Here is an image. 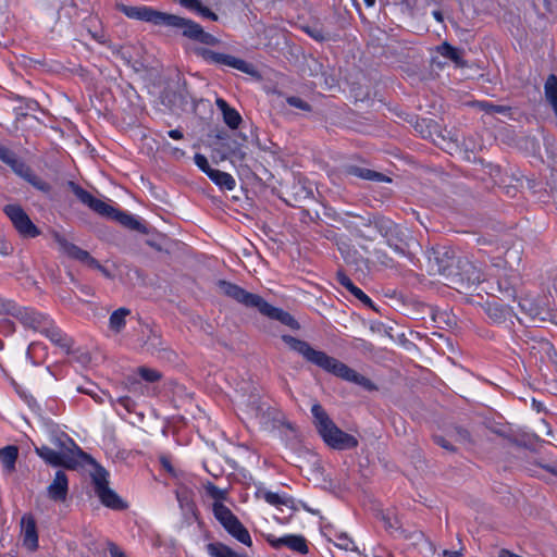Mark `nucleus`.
Listing matches in <instances>:
<instances>
[{
    "label": "nucleus",
    "instance_id": "nucleus-1",
    "mask_svg": "<svg viewBox=\"0 0 557 557\" xmlns=\"http://www.w3.org/2000/svg\"><path fill=\"white\" fill-rule=\"evenodd\" d=\"M119 8L120 11L129 18L149 22L154 25H164L173 28H180L182 29V34L185 37L208 46H214L219 44V39L216 37L206 33L199 24L191 20H187L174 14L163 13L146 5L132 7L122 4Z\"/></svg>",
    "mask_w": 557,
    "mask_h": 557
},
{
    "label": "nucleus",
    "instance_id": "nucleus-2",
    "mask_svg": "<svg viewBox=\"0 0 557 557\" xmlns=\"http://www.w3.org/2000/svg\"><path fill=\"white\" fill-rule=\"evenodd\" d=\"M283 341L295 351L301 355L307 361L315 364L322 370L341 377L347 382L355 383L366 389H373V383L366 376L359 374L334 357L326 355L321 350L312 348L307 342L297 339L289 335H284Z\"/></svg>",
    "mask_w": 557,
    "mask_h": 557
},
{
    "label": "nucleus",
    "instance_id": "nucleus-3",
    "mask_svg": "<svg viewBox=\"0 0 557 557\" xmlns=\"http://www.w3.org/2000/svg\"><path fill=\"white\" fill-rule=\"evenodd\" d=\"M208 494L213 498L212 512L223 529L236 541L245 546L252 545L251 536L239 519L224 505L227 492L213 484L207 486Z\"/></svg>",
    "mask_w": 557,
    "mask_h": 557
},
{
    "label": "nucleus",
    "instance_id": "nucleus-4",
    "mask_svg": "<svg viewBox=\"0 0 557 557\" xmlns=\"http://www.w3.org/2000/svg\"><path fill=\"white\" fill-rule=\"evenodd\" d=\"M311 412L319 434L329 446L336 449H349L357 446L358 441L352 435L339 430L319 404L311 407Z\"/></svg>",
    "mask_w": 557,
    "mask_h": 557
},
{
    "label": "nucleus",
    "instance_id": "nucleus-5",
    "mask_svg": "<svg viewBox=\"0 0 557 557\" xmlns=\"http://www.w3.org/2000/svg\"><path fill=\"white\" fill-rule=\"evenodd\" d=\"M2 311L16 318L26 327L33 329L40 333L46 327V325L49 324L50 321L47 315L36 312L30 308L18 307L16 304L10 300L3 301Z\"/></svg>",
    "mask_w": 557,
    "mask_h": 557
},
{
    "label": "nucleus",
    "instance_id": "nucleus-6",
    "mask_svg": "<svg viewBox=\"0 0 557 557\" xmlns=\"http://www.w3.org/2000/svg\"><path fill=\"white\" fill-rule=\"evenodd\" d=\"M95 492L101 503L112 509L124 508L123 500L117 494L108 486V472L103 468H98L92 473Z\"/></svg>",
    "mask_w": 557,
    "mask_h": 557
},
{
    "label": "nucleus",
    "instance_id": "nucleus-7",
    "mask_svg": "<svg viewBox=\"0 0 557 557\" xmlns=\"http://www.w3.org/2000/svg\"><path fill=\"white\" fill-rule=\"evenodd\" d=\"M4 213L11 220L15 230L22 237L34 238L40 234L38 227L32 222L26 212L18 205H7Z\"/></svg>",
    "mask_w": 557,
    "mask_h": 557
},
{
    "label": "nucleus",
    "instance_id": "nucleus-8",
    "mask_svg": "<svg viewBox=\"0 0 557 557\" xmlns=\"http://www.w3.org/2000/svg\"><path fill=\"white\" fill-rule=\"evenodd\" d=\"M199 53L209 63L225 65V66L238 70L245 74L251 75V76L257 75L256 67L251 63H248L243 59H239V58H236V57H233L230 54H225V53L214 52L209 49H201L199 51Z\"/></svg>",
    "mask_w": 557,
    "mask_h": 557
},
{
    "label": "nucleus",
    "instance_id": "nucleus-9",
    "mask_svg": "<svg viewBox=\"0 0 557 557\" xmlns=\"http://www.w3.org/2000/svg\"><path fill=\"white\" fill-rule=\"evenodd\" d=\"M199 53L209 63L225 65V66L238 70L245 74L251 75V76L257 75L256 67L251 63H248L243 59H239V58H236V57H233L230 54H225V53L214 52L209 49H201L199 51Z\"/></svg>",
    "mask_w": 557,
    "mask_h": 557
},
{
    "label": "nucleus",
    "instance_id": "nucleus-10",
    "mask_svg": "<svg viewBox=\"0 0 557 557\" xmlns=\"http://www.w3.org/2000/svg\"><path fill=\"white\" fill-rule=\"evenodd\" d=\"M219 287L224 295L235 299L236 301L243 304L246 307L257 308L258 310H260L264 301V299H262L260 296L251 294L230 282L221 281L219 283Z\"/></svg>",
    "mask_w": 557,
    "mask_h": 557
},
{
    "label": "nucleus",
    "instance_id": "nucleus-11",
    "mask_svg": "<svg viewBox=\"0 0 557 557\" xmlns=\"http://www.w3.org/2000/svg\"><path fill=\"white\" fill-rule=\"evenodd\" d=\"M235 401L238 407L252 416H258L262 410L260 395L255 386L240 387L236 391Z\"/></svg>",
    "mask_w": 557,
    "mask_h": 557
},
{
    "label": "nucleus",
    "instance_id": "nucleus-12",
    "mask_svg": "<svg viewBox=\"0 0 557 557\" xmlns=\"http://www.w3.org/2000/svg\"><path fill=\"white\" fill-rule=\"evenodd\" d=\"M53 239L59 250L70 258L76 259L86 265H97V260L92 258L86 250L81 249L76 245L70 243L59 233H53Z\"/></svg>",
    "mask_w": 557,
    "mask_h": 557
},
{
    "label": "nucleus",
    "instance_id": "nucleus-13",
    "mask_svg": "<svg viewBox=\"0 0 557 557\" xmlns=\"http://www.w3.org/2000/svg\"><path fill=\"white\" fill-rule=\"evenodd\" d=\"M37 455L47 463L59 467L74 468L77 460L65 451H57L48 446L36 447Z\"/></svg>",
    "mask_w": 557,
    "mask_h": 557
},
{
    "label": "nucleus",
    "instance_id": "nucleus-14",
    "mask_svg": "<svg viewBox=\"0 0 557 557\" xmlns=\"http://www.w3.org/2000/svg\"><path fill=\"white\" fill-rule=\"evenodd\" d=\"M268 542L275 549L286 547L299 554H306L308 552L307 542L301 535L286 534L280 537L269 536Z\"/></svg>",
    "mask_w": 557,
    "mask_h": 557
},
{
    "label": "nucleus",
    "instance_id": "nucleus-15",
    "mask_svg": "<svg viewBox=\"0 0 557 557\" xmlns=\"http://www.w3.org/2000/svg\"><path fill=\"white\" fill-rule=\"evenodd\" d=\"M21 535L23 545L29 549L35 550L38 548V534L36 522L32 515H24L21 519Z\"/></svg>",
    "mask_w": 557,
    "mask_h": 557
},
{
    "label": "nucleus",
    "instance_id": "nucleus-16",
    "mask_svg": "<svg viewBox=\"0 0 557 557\" xmlns=\"http://www.w3.org/2000/svg\"><path fill=\"white\" fill-rule=\"evenodd\" d=\"M69 492V480L63 471H57L54 479L47 487L48 497L54 502H64Z\"/></svg>",
    "mask_w": 557,
    "mask_h": 557
},
{
    "label": "nucleus",
    "instance_id": "nucleus-17",
    "mask_svg": "<svg viewBox=\"0 0 557 557\" xmlns=\"http://www.w3.org/2000/svg\"><path fill=\"white\" fill-rule=\"evenodd\" d=\"M215 104L222 112L224 123L232 129L237 128L242 122V116L238 111L230 107L228 103L222 98H218L215 100Z\"/></svg>",
    "mask_w": 557,
    "mask_h": 557
},
{
    "label": "nucleus",
    "instance_id": "nucleus-18",
    "mask_svg": "<svg viewBox=\"0 0 557 557\" xmlns=\"http://www.w3.org/2000/svg\"><path fill=\"white\" fill-rule=\"evenodd\" d=\"M262 314L278 320L285 325H288L290 327H295L297 325L295 319L287 312L283 311L282 309L275 308L268 304L265 300L263 301L260 310Z\"/></svg>",
    "mask_w": 557,
    "mask_h": 557
},
{
    "label": "nucleus",
    "instance_id": "nucleus-19",
    "mask_svg": "<svg viewBox=\"0 0 557 557\" xmlns=\"http://www.w3.org/2000/svg\"><path fill=\"white\" fill-rule=\"evenodd\" d=\"M483 275L481 271L470 262H466L463 265V273L460 276L461 287L470 288L480 282H482Z\"/></svg>",
    "mask_w": 557,
    "mask_h": 557
},
{
    "label": "nucleus",
    "instance_id": "nucleus-20",
    "mask_svg": "<svg viewBox=\"0 0 557 557\" xmlns=\"http://www.w3.org/2000/svg\"><path fill=\"white\" fill-rule=\"evenodd\" d=\"M47 338H49L53 344L60 346L61 348L69 351L70 349V342L69 339L63 335V333L58 329L52 321H49V324L46 325V327L41 332Z\"/></svg>",
    "mask_w": 557,
    "mask_h": 557
},
{
    "label": "nucleus",
    "instance_id": "nucleus-21",
    "mask_svg": "<svg viewBox=\"0 0 557 557\" xmlns=\"http://www.w3.org/2000/svg\"><path fill=\"white\" fill-rule=\"evenodd\" d=\"M206 548L210 557H246L245 554H240L221 542L209 543Z\"/></svg>",
    "mask_w": 557,
    "mask_h": 557
},
{
    "label": "nucleus",
    "instance_id": "nucleus-22",
    "mask_svg": "<svg viewBox=\"0 0 557 557\" xmlns=\"http://www.w3.org/2000/svg\"><path fill=\"white\" fill-rule=\"evenodd\" d=\"M208 177L221 189L233 190L236 186V182L231 174L216 169L210 171Z\"/></svg>",
    "mask_w": 557,
    "mask_h": 557
},
{
    "label": "nucleus",
    "instance_id": "nucleus-23",
    "mask_svg": "<svg viewBox=\"0 0 557 557\" xmlns=\"http://www.w3.org/2000/svg\"><path fill=\"white\" fill-rule=\"evenodd\" d=\"M263 499L277 508L281 507H287L293 508L294 507V500L285 493H276L271 491H265L262 493Z\"/></svg>",
    "mask_w": 557,
    "mask_h": 557
},
{
    "label": "nucleus",
    "instance_id": "nucleus-24",
    "mask_svg": "<svg viewBox=\"0 0 557 557\" xmlns=\"http://www.w3.org/2000/svg\"><path fill=\"white\" fill-rule=\"evenodd\" d=\"M17 456L16 446L9 445L0 449V462L7 472H12L15 469Z\"/></svg>",
    "mask_w": 557,
    "mask_h": 557
},
{
    "label": "nucleus",
    "instance_id": "nucleus-25",
    "mask_svg": "<svg viewBox=\"0 0 557 557\" xmlns=\"http://www.w3.org/2000/svg\"><path fill=\"white\" fill-rule=\"evenodd\" d=\"M544 94L546 101L550 104L557 116V77L554 74L547 77L544 85Z\"/></svg>",
    "mask_w": 557,
    "mask_h": 557
},
{
    "label": "nucleus",
    "instance_id": "nucleus-26",
    "mask_svg": "<svg viewBox=\"0 0 557 557\" xmlns=\"http://www.w3.org/2000/svg\"><path fill=\"white\" fill-rule=\"evenodd\" d=\"M112 219L117 221L125 227L141 232V233H146V227L136 219V216H134L132 214L120 212L119 210H115V213L113 214Z\"/></svg>",
    "mask_w": 557,
    "mask_h": 557
},
{
    "label": "nucleus",
    "instance_id": "nucleus-27",
    "mask_svg": "<svg viewBox=\"0 0 557 557\" xmlns=\"http://www.w3.org/2000/svg\"><path fill=\"white\" fill-rule=\"evenodd\" d=\"M131 311L126 308H119L113 311L109 319V327L114 333L121 332L126 325V318Z\"/></svg>",
    "mask_w": 557,
    "mask_h": 557
},
{
    "label": "nucleus",
    "instance_id": "nucleus-28",
    "mask_svg": "<svg viewBox=\"0 0 557 557\" xmlns=\"http://www.w3.org/2000/svg\"><path fill=\"white\" fill-rule=\"evenodd\" d=\"M332 542L335 547L345 553H355L360 556V552L354 541L345 533L335 534Z\"/></svg>",
    "mask_w": 557,
    "mask_h": 557
},
{
    "label": "nucleus",
    "instance_id": "nucleus-29",
    "mask_svg": "<svg viewBox=\"0 0 557 557\" xmlns=\"http://www.w3.org/2000/svg\"><path fill=\"white\" fill-rule=\"evenodd\" d=\"M413 545H416L419 549V553L424 557H433L436 554V549L434 545L425 539L424 534L421 532H417L413 534Z\"/></svg>",
    "mask_w": 557,
    "mask_h": 557
},
{
    "label": "nucleus",
    "instance_id": "nucleus-30",
    "mask_svg": "<svg viewBox=\"0 0 557 557\" xmlns=\"http://www.w3.org/2000/svg\"><path fill=\"white\" fill-rule=\"evenodd\" d=\"M53 444L60 448L59 451H65L73 458H76V455L81 454V449L78 446L74 443L72 438H70L66 435L57 436L53 440Z\"/></svg>",
    "mask_w": 557,
    "mask_h": 557
},
{
    "label": "nucleus",
    "instance_id": "nucleus-31",
    "mask_svg": "<svg viewBox=\"0 0 557 557\" xmlns=\"http://www.w3.org/2000/svg\"><path fill=\"white\" fill-rule=\"evenodd\" d=\"M348 173L351 175H355L357 177L369 180V181H376V182H383L388 181L383 174L371 171L369 169H363L359 166H349Z\"/></svg>",
    "mask_w": 557,
    "mask_h": 557
},
{
    "label": "nucleus",
    "instance_id": "nucleus-32",
    "mask_svg": "<svg viewBox=\"0 0 557 557\" xmlns=\"http://www.w3.org/2000/svg\"><path fill=\"white\" fill-rule=\"evenodd\" d=\"M90 209L97 212L98 214L110 219H112L116 210L112 206L97 198H95L94 202L90 206Z\"/></svg>",
    "mask_w": 557,
    "mask_h": 557
},
{
    "label": "nucleus",
    "instance_id": "nucleus-33",
    "mask_svg": "<svg viewBox=\"0 0 557 557\" xmlns=\"http://www.w3.org/2000/svg\"><path fill=\"white\" fill-rule=\"evenodd\" d=\"M437 51L440 52L441 55H443L444 58L450 59L456 64L461 63V57H460L459 50H457L453 46L448 45L447 42L442 44L437 48Z\"/></svg>",
    "mask_w": 557,
    "mask_h": 557
},
{
    "label": "nucleus",
    "instance_id": "nucleus-34",
    "mask_svg": "<svg viewBox=\"0 0 557 557\" xmlns=\"http://www.w3.org/2000/svg\"><path fill=\"white\" fill-rule=\"evenodd\" d=\"M69 186L71 187L72 191L74 193V195L84 203L86 205L87 207L90 208L91 203L94 202L95 200V197L88 193L87 190L83 189L81 186H78L77 184L73 183V182H70L69 183Z\"/></svg>",
    "mask_w": 557,
    "mask_h": 557
},
{
    "label": "nucleus",
    "instance_id": "nucleus-35",
    "mask_svg": "<svg viewBox=\"0 0 557 557\" xmlns=\"http://www.w3.org/2000/svg\"><path fill=\"white\" fill-rule=\"evenodd\" d=\"M16 172H18L21 175H23L33 186H35L37 189L47 191L49 189V186L44 181L37 178L36 176L32 175L28 170L24 174L22 171H18L15 169Z\"/></svg>",
    "mask_w": 557,
    "mask_h": 557
},
{
    "label": "nucleus",
    "instance_id": "nucleus-36",
    "mask_svg": "<svg viewBox=\"0 0 557 557\" xmlns=\"http://www.w3.org/2000/svg\"><path fill=\"white\" fill-rule=\"evenodd\" d=\"M194 161H195V164L203 172L206 173L208 176H209V173L210 171H213L214 169H212L210 165H209V162H208V159L201 154V153H196L195 157H194Z\"/></svg>",
    "mask_w": 557,
    "mask_h": 557
},
{
    "label": "nucleus",
    "instance_id": "nucleus-37",
    "mask_svg": "<svg viewBox=\"0 0 557 557\" xmlns=\"http://www.w3.org/2000/svg\"><path fill=\"white\" fill-rule=\"evenodd\" d=\"M138 374L140 375L141 379H144L147 382H154L160 377L158 371L145 367L138 369Z\"/></svg>",
    "mask_w": 557,
    "mask_h": 557
},
{
    "label": "nucleus",
    "instance_id": "nucleus-38",
    "mask_svg": "<svg viewBox=\"0 0 557 557\" xmlns=\"http://www.w3.org/2000/svg\"><path fill=\"white\" fill-rule=\"evenodd\" d=\"M306 32L311 38L318 41H323L327 38L323 29L318 26L307 27Z\"/></svg>",
    "mask_w": 557,
    "mask_h": 557
},
{
    "label": "nucleus",
    "instance_id": "nucleus-39",
    "mask_svg": "<svg viewBox=\"0 0 557 557\" xmlns=\"http://www.w3.org/2000/svg\"><path fill=\"white\" fill-rule=\"evenodd\" d=\"M14 332V323L9 318L0 319V333L10 335Z\"/></svg>",
    "mask_w": 557,
    "mask_h": 557
},
{
    "label": "nucleus",
    "instance_id": "nucleus-40",
    "mask_svg": "<svg viewBox=\"0 0 557 557\" xmlns=\"http://www.w3.org/2000/svg\"><path fill=\"white\" fill-rule=\"evenodd\" d=\"M287 102L289 106L295 107L297 109H300L304 111L310 110V106L306 101L300 99L299 97H288Z\"/></svg>",
    "mask_w": 557,
    "mask_h": 557
},
{
    "label": "nucleus",
    "instance_id": "nucleus-41",
    "mask_svg": "<svg viewBox=\"0 0 557 557\" xmlns=\"http://www.w3.org/2000/svg\"><path fill=\"white\" fill-rule=\"evenodd\" d=\"M337 280H338L339 284L342 286H344L349 293H351L354 290V288L356 287V285L351 282V280L343 273H338Z\"/></svg>",
    "mask_w": 557,
    "mask_h": 557
},
{
    "label": "nucleus",
    "instance_id": "nucleus-42",
    "mask_svg": "<svg viewBox=\"0 0 557 557\" xmlns=\"http://www.w3.org/2000/svg\"><path fill=\"white\" fill-rule=\"evenodd\" d=\"M354 295L357 299H359L364 305H371L372 301L369 296H367L359 287H355L354 290L350 293Z\"/></svg>",
    "mask_w": 557,
    "mask_h": 557
},
{
    "label": "nucleus",
    "instance_id": "nucleus-43",
    "mask_svg": "<svg viewBox=\"0 0 557 557\" xmlns=\"http://www.w3.org/2000/svg\"><path fill=\"white\" fill-rule=\"evenodd\" d=\"M197 13L205 18H209L211 21H218V15L214 12H212L209 8H207L202 4L200 5V9L198 10Z\"/></svg>",
    "mask_w": 557,
    "mask_h": 557
},
{
    "label": "nucleus",
    "instance_id": "nucleus-44",
    "mask_svg": "<svg viewBox=\"0 0 557 557\" xmlns=\"http://www.w3.org/2000/svg\"><path fill=\"white\" fill-rule=\"evenodd\" d=\"M180 2L183 7L194 12H198L201 5L199 0H180Z\"/></svg>",
    "mask_w": 557,
    "mask_h": 557
},
{
    "label": "nucleus",
    "instance_id": "nucleus-45",
    "mask_svg": "<svg viewBox=\"0 0 557 557\" xmlns=\"http://www.w3.org/2000/svg\"><path fill=\"white\" fill-rule=\"evenodd\" d=\"M116 401L129 412L134 408V401L128 396L119 397Z\"/></svg>",
    "mask_w": 557,
    "mask_h": 557
},
{
    "label": "nucleus",
    "instance_id": "nucleus-46",
    "mask_svg": "<svg viewBox=\"0 0 557 557\" xmlns=\"http://www.w3.org/2000/svg\"><path fill=\"white\" fill-rule=\"evenodd\" d=\"M0 158L10 164H13L15 162V159L10 153V151L7 148L1 147V146H0Z\"/></svg>",
    "mask_w": 557,
    "mask_h": 557
},
{
    "label": "nucleus",
    "instance_id": "nucleus-47",
    "mask_svg": "<svg viewBox=\"0 0 557 557\" xmlns=\"http://www.w3.org/2000/svg\"><path fill=\"white\" fill-rule=\"evenodd\" d=\"M109 553L111 555V557H127L124 552H122L120 549L119 546H116L115 544H110L109 545Z\"/></svg>",
    "mask_w": 557,
    "mask_h": 557
},
{
    "label": "nucleus",
    "instance_id": "nucleus-48",
    "mask_svg": "<svg viewBox=\"0 0 557 557\" xmlns=\"http://www.w3.org/2000/svg\"><path fill=\"white\" fill-rule=\"evenodd\" d=\"M461 553L458 550H447L444 549L437 554V557H461Z\"/></svg>",
    "mask_w": 557,
    "mask_h": 557
},
{
    "label": "nucleus",
    "instance_id": "nucleus-49",
    "mask_svg": "<svg viewBox=\"0 0 557 557\" xmlns=\"http://www.w3.org/2000/svg\"><path fill=\"white\" fill-rule=\"evenodd\" d=\"M164 147H168L170 149V153L174 157V158H181L184 156V151L178 149V148H174V147H171V145L169 143H164Z\"/></svg>",
    "mask_w": 557,
    "mask_h": 557
},
{
    "label": "nucleus",
    "instance_id": "nucleus-50",
    "mask_svg": "<svg viewBox=\"0 0 557 557\" xmlns=\"http://www.w3.org/2000/svg\"><path fill=\"white\" fill-rule=\"evenodd\" d=\"M246 157V152L242 149L234 150L232 152V162H235L236 160L243 161Z\"/></svg>",
    "mask_w": 557,
    "mask_h": 557
},
{
    "label": "nucleus",
    "instance_id": "nucleus-51",
    "mask_svg": "<svg viewBox=\"0 0 557 557\" xmlns=\"http://www.w3.org/2000/svg\"><path fill=\"white\" fill-rule=\"evenodd\" d=\"M89 268L91 269H95V270H98L99 272H101V274L108 278L111 277V273L104 268L102 267L98 261H97V265H88Z\"/></svg>",
    "mask_w": 557,
    "mask_h": 557
},
{
    "label": "nucleus",
    "instance_id": "nucleus-52",
    "mask_svg": "<svg viewBox=\"0 0 557 557\" xmlns=\"http://www.w3.org/2000/svg\"><path fill=\"white\" fill-rule=\"evenodd\" d=\"M168 135H169V137H171L174 140H180V139H183V137H184L183 132L180 129H171L168 132Z\"/></svg>",
    "mask_w": 557,
    "mask_h": 557
},
{
    "label": "nucleus",
    "instance_id": "nucleus-53",
    "mask_svg": "<svg viewBox=\"0 0 557 557\" xmlns=\"http://www.w3.org/2000/svg\"><path fill=\"white\" fill-rule=\"evenodd\" d=\"M388 245L392 247V244L388 243ZM393 249L399 256H406V248L403 245H395Z\"/></svg>",
    "mask_w": 557,
    "mask_h": 557
},
{
    "label": "nucleus",
    "instance_id": "nucleus-54",
    "mask_svg": "<svg viewBox=\"0 0 557 557\" xmlns=\"http://www.w3.org/2000/svg\"><path fill=\"white\" fill-rule=\"evenodd\" d=\"M37 347H39V344L33 343L28 346V349L26 351V358L32 362V364H35V362L32 360L30 352H32V350L36 349Z\"/></svg>",
    "mask_w": 557,
    "mask_h": 557
},
{
    "label": "nucleus",
    "instance_id": "nucleus-55",
    "mask_svg": "<svg viewBox=\"0 0 557 557\" xmlns=\"http://www.w3.org/2000/svg\"><path fill=\"white\" fill-rule=\"evenodd\" d=\"M486 110H491L493 112H504L505 111V108L503 107H495V106H492V104H487L486 107H484Z\"/></svg>",
    "mask_w": 557,
    "mask_h": 557
},
{
    "label": "nucleus",
    "instance_id": "nucleus-56",
    "mask_svg": "<svg viewBox=\"0 0 557 557\" xmlns=\"http://www.w3.org/2000/svg\"><path fill=\"white\" fill-rule=\"evenodd\" d=\"M436 442L437 444H440L442 447L446 448V449H451L450 445L443 438L441 437H436Z\"/></svg>",
    "mask_w": 557,
    "mask_h": 557
},
{
    "label": "nucleus",
    "instance_id": "nucleus-57",
    "mask_svg": "<svg viewBox=\"0 0 557 557\" xmlns=\"http://www.w3.org/2000/svg\"><path fill=\"white\" fill-rule=\"evenodd\" d=\"M433 16H434L437 21H442V14H441L438 11H434V12H433Z\"/></svg>",
    "mask_w": 557,
    "mask_h": 557
},
{
    "label": "nucleus",
    "instance_id": "nucleus-58",
    "mask_svg": "<svg viewBox=\"0 0 557 557\" xmlns=\"http://www.w3.org/2000/svg\"><path fill=\"white\" fill-rule=\"evenodd\" d=\"M129 391L131 392H136L137 391V383L136 382H131Z\"/></svg>",
    "mask_w": 557,
    "mask_h": 557
},
{
    "label": "nucleus",
    "instance_id": "nucleus-59",
    "mask_svg": "<svg viewBox=\"0 0 557 557\" xmlns=\"http://www.w3.org/2000/svg\"><path fill=\"white\" fill-rule=\"evenodd\" d=\"M364 2L368 7H372L374 4L375 0H364Z\"/></svg>",
    "mask_w": 557,
    "mask_h": 557
},
{
    "label": "nucleus",
    "instance_id": "nucleus-60",
    "mask_svg": "<svg viewBox=\"0 0 557 557\" xmlns=\"http://www.w3.org/2000/svg\"><path fill=\"white\" fill-rule=\"evenodd\" d=\"M94 398L96 399V401L102 403V397L101 396L95 395Z\"/></svg>",
    "mask_w": 557,
    "mask_h": 557
},
{
    "label": "nucleus",
    "instance_id": "nucleus-61",
    "mask_svg": "<svg viewBox=\"0 0 557 557\" xmlns=\"http://www.w3.org/2000/svg\"><path fill=\"white\" fill-rule=\"evenodd\" d=\"M163 465H164V467H165L169 471H171V467L169 466V463H168V462L163 461Z\"/></svg>",
    "mask_w": 557,
    "mask_h": 557
},
{
    "label": "nucleus",
    "instance_id": "nucleus-62",
    "mask_svg": "<svg viewBox=\"0 0 557 557\" xmlns=\"http://www.w3.org/2000/svg\"><path fill=\"white\" fill-rule=\"evenodd\" d=\"M553 473L557 474V469H554V470H553Z\"/></svg>",
    "mask_w": 557,
    "mask_h": 557
}]
</instances>
